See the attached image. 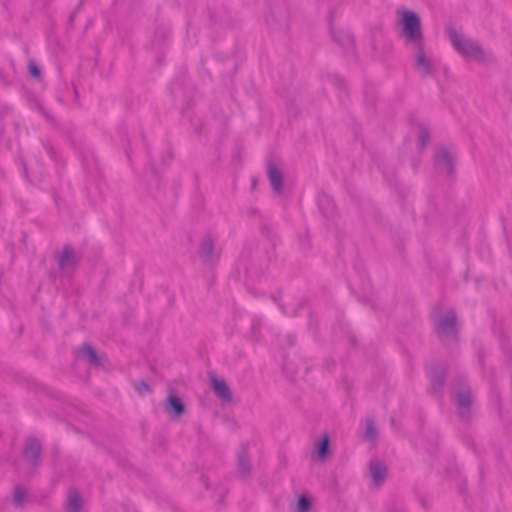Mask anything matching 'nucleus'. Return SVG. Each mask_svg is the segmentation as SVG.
Here are the masks:
<instances>
[{
  "label": "nucleus",
  "instance_id": "23",
  "mask_svg": "<svg viewBox=\"0 0 512 512\" xmlns=\"http://www.w3.org/2000/svg\"><path fill=\"white\" fill-rule=\"evenodd\" d=\"M29 72L33 77H39L41 74L40 68L34 63L30 62L28 65Z\"/></svg>",
  "mask_w": 512,
  "mask_h": 512
},
{
  "label": "nucleus",
  "instance_id": "29",
  "mask_svg": "<svg viewBox=\"0 0 512 512\" xmlns=\"http://www.w3.org/2000/svg\"><path fill=\"white\" fill-rule=\"evenodd\" d=\"M417 166H418V163H415V164H414V169H415V170L417 169Z\"/></svg>",
  "mask_w": 512,
  "mask_h": 512
},
{
  "label": "nucleus",
  "instance_id": "21",
  "mask_svg": "<svg viewBox=\"0 0 512 512\" xmlns=\"http://www.w3.org/2000/svg\"><path fill=\"white\" fill-rule=\"evenodd\" d=\"M311 501L304 495L300 496L295 505V512H310Z\"/></svg>",
  "mask_w": 512,
  "mask_h": 512
},
{
  "label": "nucleus",
  "instance_id": "15",
  "mask_svg": "<svg viewBox=\"0 0 512 512\" xmlns=\"http://www.w3.org/2000/svg\"><path fill=\"white\" fill-rule=\"evenodd\" d=\"M328 446L329 439L327 435L315 441L314 447L317 459L324 460L328 456Z\"/></svg>",
  "mask_w": 512,
  "mask_h": 512
},
{
  "label": "nucleus",
  "instance_id": "14",
  "mask_svg": "<svg viewBox=\"0 0 512 512\" xmlns=\"http://www.w3.org/2000/svg\"><path fill=\"white\" fill-rule=\"evenodd\" d=\"M200 253L206 262H212L218 258V254L214 253L213 241L209 237L202 241Z\"/></svg>",
  "mask_w": 512,
  "mask_h": 512
},
{
  "label": "nucleus",
  "instance_id": "20",
  "mask_svg": "<svg viewBox=\"0 0 512 512\" xmlns=\"http://www.w3.org/2000/svg\"><path fill=\"white\" fill-rule=\"evenodd\" d=\"M80 356L86 358L89 363L98 364L96 352L88 345H84L80 350Z\"/></svg>",
  "mask_w": 512,
  "mask_h": 512
},
{
  "label": "nucleus",
  "instance_id": "1",
  "mask_svg": "<svg viewBox=\"0 0 512 512\" xmlns=\"http://www.w3.org/2000/svg\"><path fill=\"white\" fill-rule=\"evenodd\" d=\"M447 35L454 50L463 57L480 63L493 60V55L485 51L477 41L457 32L454 28H447Z\"/></svg>",
  "mask_w": 512,
  "mask_h": 512
},
{
  "label": "nucleus",
  "instance_id": "17",
  "mask_svg": "<svg viewBox=\"0 0 512 512\" xmlns=\"http://www.w3.org/2000/svg\"><path fill=\"white\" fill-rule=\"evenodd\" d=\"M82 505L79 493L76 490H70L67 498V509L71 512H77Z\"/></svg>",
  "mask_w": 512,
  "mask_h": 512
},
{
  "label": "nucleus",
  "instance_id": "12",
  "mask_svg": "<svg viewBox=\"0 0 512 512\" xmlns=\"http://www.w3.org/2000/svg\"><path fill=\"white\" fill-rule=\"evenodd\" d=\"M77 262V257L72 249L66 247L58 256V263L62 269L73 267Z\"/></svg>",
  "mask_w": 512,
  "mask_h": 512
},
{
  "label": "nucleus",
  "instance_id": "5",
  "mask_svg": "<svg viewBox=\"0 0 512 512\" xmlns=\"http://www.w3.org/2000/svg\"><path fill=\"white\" fill-rule=\"evenodd\" d=\"M387 466L385 463L378 459L371 460L369 464V474L371 483L374 487H380L387 477Z\"/></svg>",
  "mask_w": 512,
  "mask_h": 512
},
{
  "label": "nucleus",
  "instance_id": "2",
  "mask_svg": "<svg viewBox=\"0 0 512 512\" xmlns=\"http://www.w3.org/2000/svg\"><path fill=\"white\" fill-rule=\"evenodd\" d=\"M401 35L408 45H420L424 42V35L419 15L411 10L399 12Z\"/></svg>",
  "mask_w": 512,
  "mask_h": 512
},
{
  "label": "nucleus",
  "instance_id": "13",
  "mask_svg": "<svg viewBox=\"0 0 512 512\" xmlns=\"http://www.w3.org/2000/svg\"><path fill=\"white\" fill-rule=\"evenodd\" d=\"M41 451V445L38 440L30 439L27 441L25 449H24V455L25 458L31 462H35Z\"/></svg>",
  "mask_w": 512,
  "mask_h": 512
},
{
  "label": "nucleus",
  "instance_id": "10",
  "mask_svg": "<svg viewBox=\"0 0 512 512\" xmlns=\"http://www.w3.org/2000/svg\"><path fill=\"white\" fill-rule=\"evenodd\" d=\"M268 178L271 183L272 189L275 192H280L283 186V175L281 170L272 163L268 165Z\"/></svg>",
  "mask_w": 512,
  "mask_h": 512
},
{
  "label": "nucleus",
  "instance_id": "19",
  "mask_svg": "<svg viewBox=\"0 0 512 512\" xmlns=\"http://www.w3.org/2000/svg\"><path fill=\"white\" fill-rule=\"evenodd\" d=\"M167 409L170 413H173L175 416H179L184 411V405L177 397L169 396L167 400Z\"/></svg>",
  "mask_w": 512,
  "mask_h": 512
},
{
  "label": "nucleus",
  "instance_id": "4",
  "mask_svg": "<svg viewBox=\"0 0 512 512\" xmlns=\"http://www.w3.org/2000/svg\"><path fill=\"white\" fill-rule=\"evenodd\" d=\"M434 164L439 173L449 177L455 173V157L446 147L437 149L434 155Z\"/></svg>",
  "mask_w": 512,
  "mask_h": 512
},
{
  "label": "nucleus",
  "instance_id": "6",
  "mask_svg": "<svg viewBox=\"0 0 512 512\" xmlns=\"http://www.w3.org/2000/svg\"><path fill=\"white\" fill-rule=\"evenodd\" d=\"M415 50V67L423 77L430 75L433 71L431 61L426 57L424 42L420 45H412Z\"/></svg>",
  "mask_w": 512,
  "mask_h": 512
},
{
  "label": "nucleus",
  "instance_id": "3",
  "mask_svg": "<svg viewBox=\"0 0 512 512\" xmlns=\"http://www.w3.org/2000/svg\"><path fill=\"white\" fill-rule=\"evenodd\" d=\"M457 315L456 312L448 311L444 316L440 317L436 322V332L442 341H453L457 338Z\"/></svg>",
  "mask_w": 512,
  "mask_h": 512
},
{
  "label": "nucleus",
  "instance_id": "22",
  "mask_svg": "<svg viewBox=\"0 0 512 512\" xmlns=\"http://www.w3.org/2000/svg\"><path fill=\"white\" fill-rule=\"evenodd\" d=\"M26 497V491L23 488L17 487L13 494V501L15 504H22L23 500Z\"/></svg>",
  "mask_w": 512,
  "mask_h": 512
},
{
  "label": "nucleus",
  "instance_id": "28",
  "mask_svg": "<svg viewBox=\"0 0 512 512\" xmlns=\"http://www.w3.org/2000/svg\"><path fill=\"white\" fill-rule=\"evenodd\" d=\"M24 173L27 174V167L24 165Z\"/></svg>",
  "mask_w": 512,
  "mask_h": 512
},
{
  "label": "nucleus",
  "instance_id": "24",
  "mask_svg": "<svg viewBox=\"0 0 512 512\" xmlns=\"http://www.w3.org/2000/svg\"><path fill=\"white\" fill-rule=\"evenodd\" d=\"M138 389H139L140 392L149 391V386L146 383L142 382V383L139 384V388Z\"/></svg>",
  "mask_w": 512,
  "mask_h": 512
},
{
  "label": "nucleus",
  "instance_id": "25",
  "mask_svg": "<svg viewBox=\"0 0 512 512\" xmlns=\"http://www.w3.org/2000/svg\"><path fill=\"white\" fill-rule=\"evenodd\" d=\"M240 467L241 469H243L244 471H248L249 470V464L244 462L242 459L240 460Z\"/></svg>",
  "mask_w": 512,
  "mask_h": 512
},
{
  "label": "nucleus",
  "instance_id": "16",
  "mask_svg": "<svg viewBox=\"0 0 512 512\" xmlns=\"http://www.w3.org/2000/svg\"><path fill=\"white\" fill-rule=\"evenodd\" d=\"M330 30L334 41L338 43L341 47L348 46L352 42L350 34L345 33L340 29H336L333 25H331Z\"/></svg>",
  "mask_w": 512,
  "mask_h": 512
},
{
  "label": "nucleus",
  "instance_id": "9",
  "mask_svg": "<svg viewBox=\"0 0 512 512\" xmlns=\"http://www.w3.org/2000/svg\"><path fill=\"white\" fill-rule=\"evenodd\" d=\"M364 442L370 443L374 446L378 439V429L373 419L367 418L364 422V429L361 435Z\"/></svg>",
  "mask_w": 512,
  "mask_h": 512
},
{
  "label": "nucleus",
  "instance_id": "27",
  "mask_svg": "<svg viewBox=\"0 0 512 512\" xmlns=\"http://www.w3.org/2000/svg\"><path fill=\"white\" fill-rule=\"evenodd\" d=\"M390 512H407L404 509H392Z\"/></svg>",
  "mask_w": 512,
  "mask_h": 512
},
{
  "label": "nucleus",
  "instance_id": "11",
  "mask_svg": "<svg viewBox=\"0 0 512 512\" xmlns=\"http://www.w3.org/2000/svg\"><path fill=\"white\" fill-rule=\"evenodd\" d=\"M211 388L214 391V393L222 400L229 401L231 399L230 390L222 379L212 378Z\"/></svg>",
  "mask_w": 512,
  "mask_h": 512
},
{
  "label": "nucleus",
  "instance_id": "18",
  "mask_svg": "<svg viewBox=\"0 0 512 512\" xmlns=\"http://www.w3.org/2000/svg\"><path fill=\"white\" fill-rule=\"evenodd\" d=\"M429 142H430L429 130L424 124L420 123L418 125V143H417L418 149L420 151L424 150Z\"/></svg>",
  "mask_w": 512,
  "mask_h": 512
},
{
  "label": "nucleus",
  "instance_id": "26",
  "mask_svg": "<svg viewBox=\"0 0 512 512\" xmlns=\"http://www.w3.org/2000/svg\"><path fill=\"white\" fill-rule=\"evenodd\" d=\"M46 150H47L48 154H49L52 158H54V154H55V152H54L53 148L49 146V147H46Z\"/></svg>",
  "mask_w": 512,
  "mask_h": 512
},
{
  "label": "nucleus",
  "instance_id": "8",
  "mask_svg": "<svg viewBox=\"0 0 512 512\" xmlns=\"http://www.w3.org/2000/svg\"><path fill=\"white\" fill-rule=\"evenodd\" d=\"M455 402L458 408L459 415L462 418L469 416L470 406L472 404V396L469 389L463 390L456 394Z\"/></svg>",
  "mask_w": 512,
  "mask_h": 512
},
{
  "label": "nucleus",
  "instance_id": "7",
  "mask_svg": "<svg viewBox=\"0 0 512 512\" xmlns=\"http://www.w3.org/2000/svg\"><path fill=\"white\" fill-rule=\"evenodd\" d=\"M428 377L430 379V391L438 394L445 382V374L443 370L435 365H430L427 368Z\"/></svg>",
  "mask_w": 512,
  "mask_h": 512
}]
</instances>
